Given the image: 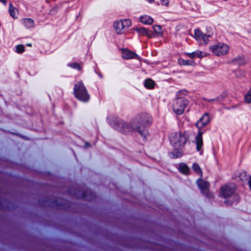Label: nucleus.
<instances>
[{
  "mask_svg": "<svg viewBox=\"0 0 251 251\" xmlns=\"http://www.w3.org/2000/svg\"><path fill=\"white\" fill-rule=\"evenodd\" d=\"M154 32L157 35L162 34L161 27L160 25H155L153 27Z\"/></svg>",
  "mask_w": 251,
  "mask_h": 251,
  "instance_id": "26",
  "label": "nucleus"
},
{
  "mask_svg": "<svg viewBox=\"0 0 251 251\" xmlns=\"http://www.w3.org/2000/svg\"><path fill=\"white\" fill-rule=\"evenodd\" d=\"M247 61V60L243 55H239L235 57L232 60L233 63L238 65H243L246 63Z\"/></svg>",
  "mask_w": 251,
  "mask_h": 251,
  "instance_id": "13",
  "label": "nucleus"
},
{
  "mask_svg": "<svg viewBox=\"0 0 251 251\" xmlns=\"http://www.w3.org/2000/svg\"><path fill=\"white\" fill-rule=\"evenodd\" d=\"M27 46L31 47V44H27Z\"/></svg>",
  "mask_w": 251,
  "mask_h": 251,
  "instance_id": "34",
  "label": "nucleus"
},
{
  "mask_svg": "<svg viewBox=\"0 0 251 251\" xmlns=\"http://www.w3.org/2000/svg\"><path fill=\"white\" fill-rule=\"evenodd\" d=\"M169 138L171 145L176 150L183 147L188 139L186 134L181 132H173L170 134Z\"/></svg>",
  "mask_w": 251,
  "mask_h": 251,
  "instance_id": "3",
  "label": "nucleus"
},
{
  "mask_svg": "<svg viewBox=\"0 0 251 251\" xmlns=\"http://www.w3.org/2000/svg\"><path fill=\"white\" fill-rule=\"evenodd\" d=\"M139 21L143 24L151 25L153 22V19L148 15H143L139 18Z\"/></svg>",
  "mask_w": 251,
  "mask_h": 251,
  "instance_id": "16",
  "label": "nucleus"
},
{
  "mask_svg": "<svg viewBox=\"0 0 251 251\" xmlns=\"http://www.w3.org/2000/svg\"><path fill=\"white\" fill-rule=\"evenodd\" d=\"M193 169L196 173H197L198 174H200V176H201L202 172L198 164H197V163H194L193 165Z\"/></svg>",
  "mask_w": 251,
  "mask_h": 251,
  "instance_id": "23",
  "label": "nucleus"
},
{
  "mask_svg": "<svg viewBox=\"0 0 251 251\" xmlns=\"http://www.w3.org/2000/svg\"><path fill=\"white\" fill-rule=\"evenodd\" d=\"M154 2V0H149V2L152 3Z\"/></svg>",
  "mask_w": 251,
  "mask_h": 251,
  "instance_id": "33",
  "label": "nucleus"
},
{
  "mask_svg": "<svg viewBox=\"0 0 251 251\" xmlns=\"http://www.w3.org/2000/svg\"><path fill=\"white\" fill-rule=\"evenodd\" d=\"M151 118L148 114H142L132 119L129 123L119 121L117 123V130L123 133H128L131 131L137 132L143 137L146 138L148 131L145 126L150 125Z\"/></svg>",
  "mask_w": 251,
  "mask_h": 251,
  "instance_id": "1",
  "label": "nucleus"
},
{
  "mask_svg": "<svg viewBox=\"0 0 251 251\" xmlns=\"http://www.w3.org/2000/svg\"><path fill=\"white\" fill-rule=\"evenodd\" d=\"M249 184L250 188L251 189V176H250V179L249 181Z\"/></svg>",
  "mask_w": 251,
  "mask_h": 251,
  "instance_id": "31",
  "label": "nucleus"
},
{
  "mask_svg": "<svg viewBox=\"0 0 251 251\" xmlns=\"http://www.w3.org/2000/svg\"><path fill=\"white\" fill-rule=\"evenodd\" d=\"M161 4L162 5L168 6L169 4V0H161Z\"/></svg>",
  "mask_w": 251,
  "mask_h": 251,
  "instance_id": "29",
  "label": "nucleus"
},
{
  "mask_svg": "<svg viewBox=\"0 0 251 251\" xmlns=\"http://www.w3.org/2000/svg\"><path fill=\"white\" fill-rule=\"evenodd\" d=\"M179 170L180 172L184 174H187L189 171L188 167L186 164L183 163L180 164L179 165Z\"/></svg>",
  "mask_w": 251,
  "mask_h": 251,
  "instance_id": "20",
  "label": "nucleus"
},
{
  "mask_svg": "<svg viewBox=\"0 0 251 251\" xmlns=\"http://www.w3.org/2000/svg\"><path fill=\"white\" fill-rule=\"evenodd\" d=\"M195 38L201 44H206L208 42L209 38L211 37L210 35L203 34L200 30L195 29Z\"/></svg>",
  "mask_w": 251,
  "mask_h": 251,
  "instance_id": "8",
  "label": "nucleus"
},
{
  "mask_svg": "<svg viewBox=\"0 0 251 251\" xmlns=\"http://www.w3.org/2000/svg\"><path fill=\"white\" fill-rule=\"evenodd\" d=\"M16 52L22 53L25 51V47L22 45H19L16 46Z\"/></svg>",
  "mask_w": 251,
  "mask_h": 251,
  "instance_id": "27",
  "label": "nucleus"
},
{
  "mask_svg": "<svg viewBox=\"0 0 251 251\" xmlns=\"http://www.w3.org/2000/svg\"><path fill=\"white\" fill-rule=\"evenodd\" d=\"M210 122V118L208 113H205L197 123L196 126L199 129H201L206 126Z\"/></svg>",
  "mask_w": 251,
  "mask_h": 251,
  "instance_id": "11",
  "label": "nucleus"
},
{
  "mask_svg": "<svg viewBox=\"0 0 251 251\" xmlns=\"http://www.w3.org/2000/svg\"><path fill=\"white\" fill-rule=\"evenodd\" d=\"M131 25L130 20L126 19L124 21L120 20L114 22L113 27L117 34L123 33L125 29Z\"/></svg>",
  "mask_w": 251,
  "mask_h": 251,
  "instance_id": "7",
  "label": "nucleus"
},
{
  "mask_svg": "<svg viewBox=\"0 0 251 251\" xmlns=\"http://www.w3.org/2000/svg\"><path fill=\"white\" fill-rule=\"evenodd\" d=\"M210 49L212 52L217 56L226 54L229 51L228 46L223 43H219L217 45L211 46Z\"/></svg>",
  "mask_w": 251,
  "mask_h": 251,
  "instance_id": "6",
  "label": "nucleus"
},
{
  "mask_svg": "<svg viewBox=\"0 0 251 251\" xmlns=\"http://www.w3.org/2000/svg\"><path fill=\"white\" fill-rule=\"evenodd\" d=\"M203 132L199 131L198 135L196 137V149L198 151L200 152V154H202L203 151L202 148L203 147L202 135Z\"/></svg>",
  "mask_w": 251,
  "mask_h": 251,
  "instance_id": "10",
  "label": "nucleus"
},
{
  "mask_svg": "<svg viewBox=\"0 0 251 251\" xmlns=\"http://www.w3.org/2000/svg\"><path fill=\"white\" fill-rule=\"evenodd\" d=\"M68 66L79 71L81 70V67L77 63H72L69 64Z\"/></svg>",
  "mask_w": 251,
  "mask_h": 251,
  "instance_id": "25",
  "label": "nucleus"
},
{
  "mask_svg": "<svg viewBox=\"0 0 251 251\" xmlns=\"http://www.w3.org/2000/svg\"><path fill=\"white\" fill-rule=\"evenodd\" d=\"M22 23L27 28H33L34 27V22L30 18H25L21 20Z\"/></svg>",
  "mask_w": 251,
  "mask_h": 251,
  "instance_id": "15",
  "label": "nucleus"
},
{
  "mask_svg": "<svg viewBox=\"0 0 251 251\" xmlns=\"http://www.w3.org/2000/svg\"><path fill=\"white\" fill-rule=\"evenodd\" d=\"M9 12L11 17L13 18L16 19L17 18V15L18 14V11L11 3L9 4Z\"/></svg>",
  "mask_w": 251,
  "mask_h": 251,
  "instance_id": "17",
  "label": "nucleus"
},
{
  "mask_svg": "<svg viewBox=\"0 0 251 251\" xmlns=\"http://www.w3.org/2000/svg\"><path fill=\"white\" fill-rule=\"evenodd\" d=\"M245 100L248 103H251V88L245 96Z\"/></svg>",
  "mask_w": 251,
  "mask_h": 251,
  "instance_id": "22",
  "label": "nucleus"
},
{
  "mask_svg": "<svg viewBox=\"0 0 251 251\" xmlns=\"http://www.w3.org/2000/svg\"><path fill=\"white\" fill-rule=\"evenodd\" d=\"M220 195L225 200V203L227 205L232 204L234 201V198L237 197L235 193L234 185L228 184L223 186L221 188Z\"/></svg>",
  "mask_w": 251,
  "mask_h": 251,
  "instance_id": "2",
  "label": "nucleus"
},
{
  "mask_svg": "<svg viewBox=\"0 0 251 251\" xmlns=\"http://www.w3.org/2000/svg\"><path fill=\"white\" fill-rule=\"evenodd\" d=\"M180 64L184 65H191L193 64V61L192 60H185L183 59L179 60Z\"/></svg>",
  "mask_w": 251,
  "mask_h": 251,
  "instance_id": "24",
  "label": "nucleus"
},
{
  "mask_svg": "<svg viewBox=\"0 0 251 251\" xmlns=\"http://www.w3.org/2000/svg\"><path fill=\"white\" fill-rule=\"evenodd\" d=\"M0 2H2L4 4H6V0H0Z\"/></svg>",
  "mask_w": 251,
  "mask_h": 251,
  "instance_id": "30",
  "label": "nucleus"
},
{
  "mask_svg": "<svg viewBox=\"0 0 251 251\" xmlns=\"http://www.w3.org/2000/svg\"><path fill=\"white\" fill-rule=\"evenodd\" d=\"M246 176H247L246 173L244 171H243L242 173H241V174L239 176V177L240 178V179L242 181L246 180V179H247Z\"/></svg>",
  "mask_w": 251,
  "mask_h": 251,
  "instance_id": "28",
  "label": "nucleus"
},
{
  "mask_svg": "<svg viewBox=\"0 0 251 251\" xmlns=\"http://www.w3.org/2000/svg\"><path fill=\"white\" fill-rule=\"evenodd\" d=\"M188 104V101L183 98H179L174 100L172 104L174 112L177 115L183 113Z\"/></svg>",
  "mask_w": 251,
  "mask_h": 251,
  "instance_id": "5",
  "label": "nucleus"
},
{
  "mask_svg": "<svg viewBox=\"0 0 251 251\" xmlns=\"http://www.w3.org/2000/svg\"><path fill=\"white\" fill-rule=\"evenodd\" d=\"M122 57L126 59L135 58L138 56L133 52L130 50H125L123 51Z\"/></svg>",
  "mask_w": 251,
  "mask_h": 251,
  "instance_id": "14",
  "label": "nucleus"
},
{
  "mask_svg": "<svg viewBox=\"0 0 251 251\" xmlns=\"http://www.w3.org/2000/svg\"><path fill=\"white\" fill-rule=\"evenodd\" d=\"M145 86L149 89H151L154 87V82L151 79H147L144 83Z\"/></svg>",
  "mask_w": 251,
  "mask_h": 251,
  "instance_id": "21",
  "label": "nucleus"
},
{
  "mask_svg": "<svg viewBox=\"0 0 251 251\" xmlns=\"http://www.w3.org/2000/svg\"><path fill=\"white\" fill-rule=\"evenodd\" d=\"M82 197L87 201H90L94 198V195L91 190H87L83 192Z\"/></svg>",
  "mask_w": 251,
  "mask_h": 251,
  "instance_id": "18",
  "label": "nucleus"
},
{
  "mask_svg": "<svg viewBox=\"0 0 251 251\" xmlns=\"http://www.w3.org/2000/svg\"><path fill=\"white\" fill-rule=\"evenodd\" d=\"M135 30L140 34L147 36L149 38L154 36V34L152 31L147 30L145 27H137L135 29Z\"/></svg>",
  "mask_w": 251,
  "mask_h": 251,
  "instance_id": "12",
  "label": "nucleus"
},
{
  "mask_svg": "<svg viewBox=\"0 0 251 251\" xmlns=\"http://www.w3.org/2000/svg\"><path fill=\"white\" fill-rule=\"evenodd\" d=\"M74 94L77 99L83 102H87L90 98L87 91L81 81H76L75 83Z\"/></svg>",
  "mask_w": 251,
  "mask_h": 251,
  "instance_id": "4",
  "label": "nucleus"
},
{
  "mask_svg": "<svg viewBox=\"0 0 251 251\" xmlns=\"http://www.w3.org/2000/svg\"><path fill=\"white\" fill-rule=\"evenodd\" d=\"M185 54L186 55L188 56L191 59L194 58L195 57L201 58L202 57V52L200 50L194 51L192 53H186Z\"/></svg>",
  "mask_w": 251,
  "mask_h": 251,
  "instance_id": "19",
  "label": "nucleus"
},
{
  "mask_svg": "<svg viewBox=\"0 0 251 251\" xmlns=\"http://www.w3.org/2000/svg\"><path fill=\"white\" fill-rule=\"evenodd\" d=\"M90 146V144L89 143H86V144H85V147L86 148H88V147H89Z\"/></svg>",
  "mask_w": 251,
  "mask_h": 251,
  "instance_id": "32",
  "label": "nucleus"
},
{
  "mask_svg": "<svg viewBox=\"0 0 251 251\" xmlns=\"http://www.w3.org/2000/svg\"><path fill=\"white\" fill-rule=\"evenodd\" d=\"M197 184L201 192L208 198H212L213 194L208 190L209 183L201 179L198 180Z\"/></svg>",
  "mask_w": 251,
  "mask_h": 251,
  "instance_id": "9",
  "label": "nucleus"
}]
</instances>
